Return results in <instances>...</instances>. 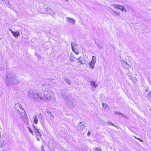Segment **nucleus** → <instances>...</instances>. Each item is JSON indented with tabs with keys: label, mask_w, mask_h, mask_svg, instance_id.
Here are the masks:
<instances>
[{
	"label": "nucleus",
	"mask_w": 151,
	"mask_h": 151,
	"mask_svg": "<svg viewBox=\"0 0 151 151\" xmlns=\"http://www.w3.org/2000/svg\"><path fill=\"white\" fill-rule=\"evenodd\" d=\"M19 83L16 77L11 73H8L6 76V83L9 87H13Z\"/></svg>",
	"instance_id": "f257e3e1"
},
{
	"label": "nucleus",
	"mask_w": 151,
	"mask_h": 151,
	"mask_svg": "<svg viewBox=\"0 0 151 151\" xmlns=\"http://www.w3.org/2000/svg\"><path fill=\"white\" fill-rule=\"evenodd\" d=\"M67 90L65 89H62L60 91L61 94L63 99L65 101L68 103L72 106H74L75 105L73 104L74 100L70 99L67 96Z\"/></svg>",
	"instance_id": "f03ea898"
},
{
	"label": "nucleus",
	"mask_w": 151,
	"mask_h": 151,
	"mask_svg": "<svg viewBox=\"0 0 151 151\" xmlns=\"http://www.w3.org/2000/svg\"><path fill=\"white\" fill-rule=\"evenodd\" d=\"M28 95L29 97L33 98L35 100L37 101H40L42 99H44L41 94L36 93L32 91H29Z\"/></svg>",
	"instance_id": "7ed1b4c3"
},
{
	"label": "nucleus",
	"mask_w": 151,
	"mask_h": 151,
	"mask_svg": "<svg viewBox=\"0 0 151 151\" xmlns=\"http://www.w3.org/2000/svg\"><path fill=\"white\" fill-rule=\"evenodd\" d=\"M44 99L45 98L47 99H50L54 97V94L53 93L50 91V89L48 88H46L44 90Z\"/></svg>",
	"instance_id": "20e7f679"
},
{
	"label": "nucleus",
	"mask_w": 151,
	"mask_h": 151,
	"mask_svg": "<svg viewBox=\"0 0 151 151\" xmlns=\"http://www.w3.org/2000/svg\"><path fill=\"white\" fill-rule=\"evenodd\" d=\"M92 60L90 63H89V66L92 69H93L95 67V64L96 62V57L93 56L92 57Z\"/></svg>",
	"instance_id": "39448f33"
},
{
	"label": "nucleus",
	"mask_w": 151,
	"mask_h": 151,
	"mask_svg": "<svg viewBox=\"0 0 151 151\" xmlns=\"http://www.w3.org/2000/svg\"><path fill=\"white\" fill-rule=\"evenodd\" d=\"M33 129L34 130V132L36 136L40 137L42 136L41 134L40 133L39 130L37 128L33 125H32Z\"/></svg>",
	"instance_id": "423d86ee"
},
{
	"label": "nucleus",
	"mask_w": 151,
	"mask_h": 151,
	"mask_svg": "<svg viewBox=\"0 0 151 151\" xmlns=\"http://www.w3.org/2000/svg\"><path fill=\"white\" fill-rule=\"evenodd\" d=\"M43 13L44 14H49L51 15H52L54 14L53 10L49 8L46 9L45 12H43Z\"/></svg>",
	"instance_id": "0eeeda50"
},
{
	"label": "nucleus",
	"mask_w": 151,
	"mask_h": 151,
	"mask_svg": "<svg viewBox=\"0 0 151 151\" xmlns=\"http://www.w3.org/2000/svg\"><path fill=\"white\" fill-rule=\"evenodd\" d=\"M37 116L39 118V119L40 122L42 123L44 122V118L42 114L41 113H39L37 115Z\"/></svg>",
	"instance_id": "6e6552de"
},
{
	"label": "nucleus",
	"mask_w": 151,
	"mask_h": 151,
	"mask_svg": "<svg viewBox=\"0 0 151 151\" xmlns=\"http://www.w3.org/2000/svg\"><path fill=\"white\" fill-rule=\"evenodd\" d=\"M84 123L81 122L78 125V129L80 130H82L85 128V126L84 125Z\"/></svg>",
	"instance_id": "1a4fd4ad"
},
{
	"label": "nucleus",
	"mask_w": 151,
	"mask_h": 151,
	"mask_svg": "<svg viewBox=\"0 0 151 151\" xmlns=\"http://www.w3.org/2000/svg\"><path fill=\"white\" fill-rule=\"evenodd\" d=\"M66 19L67 21L69 22L70 23L72 24L73 25L74 24L75 21L73 19L67 17H66Z\"/></svg>",
	"instance_id": "9d476101"
},
{
	"label": "nucleus",
	"mask_w": 151,
	"mask_h": 151,
	"mask_svg": "<svg viewBox=\"0 0 151 151\" xmlns=\"http://www.w3.org/2000/svg\"><path fill=\"white\" fill-rule=\"evenodd\" d=\"M89 82L91 86L94 88H96L98 86L96 84V82L95 81H89Z\"/></svg>",
	"instance_id": "9b49d317"
},
{
	"label": "nucleus",
	"mask_w": 151,
	"mask_h": 151,
	"mask_svg": "<svg viewBox=\"0 0 151 151\" xmlns=\"http://www.w3.org/2000/svg\"><path fill=\"white\" fill-rule=\"evenodd\" d=\"M122 64L125 69H128L130 68V66L126 62L123 61L122 63Z\"/></svg>",
	"instance_id": "f8f14e48"
},
{
	"label": "nucleus",
	"mask_w": 151,
	"mask_h": 151,
	"mask_svg": "<svg viewBox=\"0 0 151 151\" xmlns=\"http://www.w3.org/2000/svg\"><path fill=\"white\" fill-rule=\"evenodd\" d=\"M26 115H24L23 117V118L24 119H22L24 120V124L27 125L29 124V120L28 119L26 118Z\"/></svg>",
	"instance_id": "ddd939ff"
},
{
	"label": "nucleus",
	"mask_w": 151,
	"mask_h": 151,
	"mask_svg": "<svg viewBox=\"0 0 151 151\" xmlns=\"http://www.w3.org/2000/svg\"><path fill=\"white\" fill-rule=\"evenodd\" d=\"M22 107L21 105H20V104H15V109L17 110L18 111V108L22 109L24 111V110L23 108H22Z\"/></svg>",
	"instance_id": "4468645a"
},
{
	"label": "nucleus",
	"mask_w": 151,
	"mask_h": 151,
	"mask_svg": "<svg viewBox=\"0 0 151 151\" xmlns=\"http://www.w3.org/2000/svg\"><path fill=\"white\" fill-rule=\"evenodd\" d=\"M118 9L121 10L123 12H125L126 11V9H125L124 7L123 6L120 5H119Z\"/></svg>",
	"instance_id": "2eb2a0df"
},
{
	"label": "nucleus",
	"mask_w": 151,
	"mask_h": 151,
	"mask_svg": "<svg viewBox=\"0 0 151 151\" xmlns=\"http://www.w3.org/2000/svg\"><path fill=\"white\" fill-rule=\"evenodd\" d=\"M111 14L114 16H119L120 14L119 13L117 12H115L114 10H112V11L111 12Z\"/></svg>",
	"instance_id": "dca6fc26"
},
{
	"label": "nucleus",
	"mask_w": 151,
	"mask_h": 151,
	"mask_svg": "<svg viewBox=\"0 0 151 151\" xmlns=\"http://www.w3.org/2000/svg\"><path fill=\"white\" fill-rule=\"evenodd\" d=\"M71 44L72 50V51H74L73 50H74L75 49L74 48L76 47L77 44L76 42H71Z\"/></svg>",
	"instance_id": "f3484780"
},
{
	"label": "nucleus",
	"mask_w": 151,
	"mask_h": 151,
	"mask_svg": "<svg viewBox=\"0 0 151 151\" xmlns=\"http://www.w3.org/2000/svg\"><path fill=\"white\" fill-rule=\"evenodd\" d=\"M64 80L69 85H70L71 84V81L67 78H64Z\"/></svg>",
	"instance_id": "a211bd4d"
},
{
	"label": "nucleus",
	"mask_w": 151,
	"mask_h": 151,
	"mask_svg": "<svg viewBox=\"0 0 151 151\" xmlns=\"http://www.w3.org/2000/svg\"><path fill=\"white\" fill-rule=\"evenodd\" d=\"M99 48L102 49L103 47V43L101 42L96 43Z\"/></svg>",
	"instance_id": "6ab92c4d"
},
{
	"label": "nucleus",
	"mask_w": 151,
	"mask_h": 151,
	"mask_svg": "<svg viewBox=\"0 0 151 151\" xmlns=\"http://www.w3.org/2000/svg\"><path fill=\"white\" fill-rule=\"evenodd\" d=\"M12 35L15 37H18L19 35V32L17 31L14 32Z\"/></svg>",
	"instance_id": "aec40b11"
},
{
	"label": "nucleus",
	"mask_w": 151,
	"mask_h": 151,
	"mask_svg": "<svg viewBox=\"0 0 151 151\" xmlns=\"http://www.w3.org/2000/svg\"><path fill=\"white\" fill-rule=\"evenodd\" d=\"M34 120L33 121L34 122L35 124H37L38 122V119L36 115L34 116Z\"/></svg>",
	"instance_id": "412c9836"
},
{
	"label": "nucleus",
	"mask_w": 151,
	"mask_h": 151,
	"mask_svg": "<svg viewBox=\"0 0 151 151\" xmlns=\"http://www.w3.org/2000/svg\"><path fill=\"white\" fill-rule=\"evenodd\" d=\"M147 97L149 100H151V91H150L149 93L148 94Z\"/></svg>",
	"instance_id": "4be33fe9"
},
{
	"label": "nucleus",
	"mask_w": 151,
	"mask_h": 151,
	"mask_svg": "<svg viewBox=\"0 0 151 151\" xmlns=\"http://www.w3.org/2000/svg\"><path fill=\"white\" fill-rule=\"evenodd\" d=\"M47 83L49 85H50L52 84V83L53 82V81L52 80H50V79H47Z\"/></svg>",
	"instance_id": "5701e85b"
},
{
	"label": "nucleus",
	"mask_w": 151,
	"mask_h": 151,
	"mask_svg": "<svg viewBox=\"0 0 151 151\" xmlns=\"http://www.w3.org/2000/svg\"><path fill=\"white\" fill-rule=\"evenodd\" d=\"M102 105L103 106V107L106 109V108H107L109 109V105H108L107 104H104V103H102Z\"/></svg>",
	"instance_id": "b1692460"
},
{
	"label": "nucleus",
	"mask_w": 151,
	"mask_h": 151,
	"mask_svg": "<svg viewBox=\"0 0 151 151\" xmlns=\"http://www.w3.org/2000/svg\"><path fill=\"white\" fill-rule=\"evenodd\" d=\"M114 112L115 114L121 115L122 116H123L124 115V114H123L122 113H121L120 112H117L116 111H114Z\"/></svg>",
	"instance_id": "393cba45"
},
{
	"label": "nucleus",
	"mask_w": 151,
	"mask_h": 151,
	"mask_svg": "<svg viewBox=\"0 0 151 151\" xmlns=\"http://www.w3.org/2000/svg\"><path fill=\"white\" fill-rule=\"evenodd\" d=\"M107 124H109V125H112L113 126H114L115 127H117L115 125V124L114 123H112V122H107Z\"/></svg>",
	"instance_id": "a878e982"
},
{
	"label": "nucleus",
	"mask_w": 151,
	"mask_h": 151,
	"mask_svg": "<svg viewBox=\"0 0 151 151\" xmlns=\"http://www.w3.org/2000/svg\"><path fill=\"white\" fill-rule=\"evenodd\" d=\"M48 114L49 115H51V116L50 117V118L51 119H53L54 118L53 116L52 115V113L51 112H48Z\"/></svg>",
	"instance_id": "bb28decb"
},
{
	"label": "nucleus",
	"mask_w": 151,
	"mask_h": 151,
	"mask_svg": "<svg viewBox=\"0 0 151 151\" xmlns=\"http://www.w3.org/2000/svg\"><path fill=\"white\" fill-rule=\"evenodd\" d=\"M74 51H73V52H74L76 54H79V51L76 49H74Z\"/></svg>",
	"instance_id": "cd10ccee"
},
{
	"label": "nucleus",
	"mask_w": 151,
	"mask_h": 151,
	"mask_svg": "<svg viewBox=\"0 0 151 151\" xmlns=\"http://www.w3.org/2000/svg\"><path fill=\"white\" fill-rule=\"evenodd\" d=\"M28 129L29 131V132L30 133H31L32 134H33V131H32V130L29 127H28Z\"/></svg>",
	"instance_id": "c85d7f7f"
},
{
	"label": "nucleus",
	"mask_w": 151,
	"mask_h": 151,
	"mask_svg": "<svg viewBox=\"0 0 151 151\" xmlns=\"http://www.w3.org/2000/svg\"><path fill=\"white\" fill-rule=\"evenodd\" d=\"M113 6H114V7L115 8V9H118V6H119V5H117V4H114L113 5Z\"/></svg>",
	"instance_id": "c756f323"
},
{
	"label": "nucleus",
	"mask_w": 151,
	"mask_h": 151,
	"mask_svg": "<svg viewBox=\"0 0 151 151\" xmlns=\"http://www.w3.org/2000/svg\"><path fill=\"white\" fill-rule=\"evenodd\" d=\"M81 58V57H80L79 58H77L76 59L77 60H79V62H80V63H81V64H83L82 63V61L80 60Z\"/></svg>",
	"instance_id": "7c9ffc66"
},
{
	"label": "nucleus",
	"mask_w": 151,
	"mask_h": 151,
	"mask_svg": "<svg viewBox=\"0 0 151 151\" xmlns=\"http://www.w3.org/2000/svg\"><path fill=\"white\" fill-rule=\"evenodd\" d=\"M3 2H5L6 4H8L9 3V1L8 0H3Z\"/></svg>",
	"instance_id": "2f4dec72"
},
{
	"label": "nucleus",
	"mask_w": 151,
	"mask_h": 151,
	"mask_svg": "<svg viewBox=\"0 0 151 151\" xmlns=\"http://www.w3.org/2000/svg\"><path fill=\"white\" fill-rule=\"evenodd\" d=\"M95 149L96 150V151H101V150L100 148H96Z\"/></svg>",
	"instance_id": "473e14b6"
},
{
	"label": "nucleus",
	"mask_w": 151,
	"mask_h": 151,
	"mask_svg": "<svg viewBox=\"0 0 151 151\" xmlns=\"http://www.w3.org/2000/svg\"><path fill=\"white\" fill-rule=\"evenodd\" d=\"M137 139L139 141H140L141 142H143V141L142 139H141L140 138H138Z\"/></svg>",
	"instance_id": "72a5a7b5"
},
{
	"label": "nucleus",
	"mask_w": 151,
	"mask_h": 151,
	"mask_svg": "<svg viewBox=\"0 0 151 151\" xmlns=\"http://www.w3.org/2000/svg\"><path fill=\"white\" fill-rule=\"evenodd\" d=\"M91 133V132H90L89 131H88V132L87 135L88 136L90 135Z\"/></svg>",
	"instance_id": "f704fd0d"
},
{
	"label": "nucleus",
	"mask_w": 151,
	"mask_h": 151,
	"mask_svg": "<svg viewBox=\"0 0 151 151\" xmlns=\"http://www.w3.org/2000/svg\"><path fill=\"white\" fill-rule=\"evenodd\" d=\"M10 31L11 32V33H12V34H13L14 32L11 29H10Z\"/></svg>",
	"instance_id": "c9c22d12"
},
{
	"label": "nucleus",
	"mask_w": 151,
	"mask_h": 151,
	"mask_svg": "<svg viewBox=\"0 0 151 151\" xmlns=\"http://www.w3.org/2000/svg\"><path fill=\"white\" fill-rule=\"evenodd\" d=\"M36 138H37V140L38 141H39L40 140V139H39V138H38V137H36Z\"/></svg>",
	"instance_id": "e433bc0d"
},
{
	"label": "nucleus",
	"mask_w": 151,
	"mask_h": 151,
	"mask_svg": "<svg viewBox=\"0 0 151 151\" xmlns=\"http://www.w3.org/2000/svg\"><path fill=\"white\" fill-rule=\"evenodd\" d=\"M134 137L135 139H138V138H137V137H135V136H134Z\"/></svg>",
	"instance_id": "4c0bfd02"
},
{
	"label": "nucleus",
	"mask_w": 151,
	"mask_h": 151,
	"mask_svg": "<svg viewBox=\"0 0 151 151\" xmlns=\"http://www.w3.org/2000/svg\"><path fill=\"white\" fill-rule=\"evenodd\" d=\"M148 91V90H147V89H146V92H147Z\"/></svg>",
	"instance_id": "58836bf2"
},
{
	"label": "nucleus",
	"mask_w": 151,
	"mask_h": 151,
	"mask_svg": "<svg viewBox=\"0 0 151 151\" xmlns=\"http://www.w3.org/2000/svg\"><path fill=\"white\" fill-rule=\"evenodd\" d=\"M119 151H122L121 150H119Z\"/></svg>",
	"instance_id": "ea45409f"
}]
</instances>
